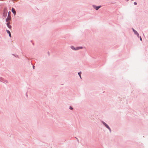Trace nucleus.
Here are the masks:
<instances>
[{
	"instance_id": "9b49d317",
	"label": "nucleus",
	"mask_w": 148,
	"mask_h": 148,
	"mask_svg": "<svg viewBox=\"0 0 148 148\" xmlns=\"http://www.w3.org/2000/svg\"><path fill=\"white\" fill-rule=\"evenodd\" d=\"M4 78L2 77H0V82H3V81H4Z\"/></svg>"
},
{
	"instance_id": "20e7f679",
	"label": "nucleus",
	"mask_w": 148,
	"mask_h": 148,
	"mask_svg": "<svg viewBox=\"0 0 148 148\" xmlns=\"http://www.w3.org/2000/svg\"><path fill=\"white\" fill-rule=\"evenodd\" d=\"M10 22H7V23H6V25H7V26L10 29H11L12 28V26L10 25Z\"/></svg>"
},
{
	"instance_id": "f03ea898",
	"label": "nucleus",
	"mask_w": 148,
	"mask_h": 148,
	"mask_svg": "<svg viewBox=\"0 0 148 148\" xmlns=\"http://www.w3.org/2000/svg\"><path fill=\"white\" fill-rule=\"evenodd\" d=\"M10 12L9 11L8 13V16L5 20L6 22H8L9 20L11 19V18L10 16Z\"/></svg>"
},
{
	"instance_id": "f3484780",
	"label": "nucleus",
	"mask_w": 148,
	"mask_h": 148,
	"mask_svg": "<svg viewBox=\"0 0 148 148\" xmlns=\"http://www.w3.org/2000/svg\"><path fill=\"white\" fill-rule=\"evenodd\" d=\"M14 56L15 57H18V56L17 55H16V56H15L14 55V54H13Z\"/></svg>"
},
{
	"instance_id": "4468645a",
	"label": "nucleus",
	"mask_w": 148,
	"mask_h": 148,
	"mask_svg": "<svg viewBox=\"0 0 148 148\" xmlns=\"http://www.w3.org/2000/svg\"><path fill=\"white\" fill-rule=\"evenodd\" d=\"M4 82H5L6 83H8V81L6 80L5 79L4 80Z\"/></svg>"
},
{
	"instance_id": "412c9836",
	"label": "nucleus",
	"mask_w": 148,
	"mask_h": 148,
	"mask_svg": "<svg viewBox=\"0 0 148 148\" xmlns=\"http://www.w3.org/2000/svg\"><path fill=\"white\" fill-rule=\"evenodd\" d=\"M48 54L49 55V56L50 55V54H49V51H48Z\"/></svg>"
},
{
	"instance_id": "a211bd4d",
	"label": "nucleus",
	"mask_w": 148,
	"mask_h": 148,
	"mask_svg": "<svg viewBox=\"0 0 148 148\" xmlns=\"http://www.w3.org/2000/svg\"><path fill=\"white\" fill-rule=\"evenodd\" d=\"M132 30L134 32H135V31H136V30H135L134 28H132Z\"/></svg>"
},
{
	"instance_id": "ddd939ff",
	"label": "nucleus",
	"mask_w": 148,
	"mask_h": 148,
	"mask_svg": "<svg viewBox=\"0 0 148 148\" xmlns=\"http://www.w3.org/2000/svg\"><path fill=\"white\" fill-rule=\"evenodd\" d=\"M139 38H140V41H142V38L140 36H139Z\"/></svg>"
},
{
	"instance_id": "1a4fd4ad",
	"label": "nucleus",
	"mask_w": 148,
	"mask_h": 148,
	"mask_svg": "<svg viewBox=\"0 0 148 148\" xmlns=\"http://www.w3.org/2000/svg\"><path fill=\"white\" fill-rule=\"evenodd\" d=\"M134 33L135 35H136V36L138 37V38L139 37V34L136 31H135V32H134Z\"/></svg>"
},
{
	"instance_id": "4be33fe9",
	"label": "nucleus",
	"mask_w": 148,
	"mask_h": 148,
	"mask_svg": "<svg viewBox=\"0 0 148 148\" xmlns=\"http://www.w3.org/2000/svg\"><path fill=\"white\" fill-rule=\"evenodd\" d=\"M26 96H27H27H27V93H26Z\"/></svg>"
},
{
	"instance_id": "aec40b11",
	"label": "nucleus",
	"mask_w": 148,
	"mask_h": 148,
	"mask_svg": "<svg viewBox=\"0 0 148 148\" xmlns=\"http://www.w3.org/2000/svg\"><path fill=\"white\" fill-rule=\"evenodd\" d=\"M108 129H109V128H110V127L109 126L107 128Z\"/></svg>"
},
{
	"instance_id": "7ed1b4c3",
	"label": "nucleus",
	"mask_w": 148,
	"mask_h": 148,
	"mask_svg": "<svg viewBox=\"0 0 148 148\" xmlns=\"http://www.w3.org/2000/svg\"><path fill=\"white\" fill-rule=\"evenodd\" d=\"M92 7L95 10H97L101 7V6L99 5L97 6L95 5H92Z\"/></svg>"
},
{
	"instance_id": "b1692460",
	"label": "nucleus",
	"mask_w": 148,
	"mask_h": 148,
	"mask_svg": "<svg viewBox=\"0 0 148 148\" xmlns=\"http://www.w3.org/2000/svg\"><path fill=\"white\" fill-rule=\"evenodd\" d=\"M76 139H77V138H76V137H75Z\"/></svg>"
},
{
	"instance_id": "39448f33",
	"label": "nucleus",
	"mask_w": 148,
	"mask_h": 148,
	"mask_svg": "<svg viewBox=\"0 0 148 148\" xmlns=\"http://www.w3.org/2000/svg\"><path fill=\"white\" fill-rule=\"evenodd\" d=\"M11 11L14 15H15L16 14V12L15 9L13 8H12L11 9Z\"/></svg>"
},
{
	"instance_id": "9d476101",
	"label": "nucleus",
	"mask_w": 148,
	"mask_h": 148,
	"mask_svg": "<svg viewBox=\"0 0 148 148\" xmlns=\"http://www.w3.org/2000/svg\"><path fill=\"white\" fill-rule=\"evenodd\" d=\"M81 74H82V72L81 71H80L78 73V74L79 77H80V79H82V78L81 76Z\"/></svg>"
},
{
	"instance_id": "f257e3e1",
	"label": "nucleus",
	"mask_w": 148,
	"mask_h": 148,
	"mask_svg": "<svg viewBox=\"0 0 148 148\" xmlns=\"http://www.w3.org/2000/svg\"><path fill=\"white\" fill-rule=\"evenodd\" d=\"M71 48L72 49L75 51L77 50L83 48L82 47H75L73 46H71Z\"/></svg>"
},
{
	"instance_id": "0eeeda50",
	"label": "nucleus",
	"mask_w": 148,
	"mask_h": 148,
	"mask_svg": "<svg viewBox=\"0 0 148 148\" xmlns=\"http://www.w3.org/2000/svg\"><path fill=\"white\" fill-rule=\"evenodd\" d=\"M7 12L4 11L3 13V15L4 17H6L7 16Z\"/></svg>"
},
{
	"instance_id": "6e6552de",
	"label": "nucleus",
	"mask_w": 148,
	"mask_h": 148,
	"mask_svg": "<svg viewBox=\"0 0 148 148\" xmlns=\"http://www.w3.org/2000/svg\"><path fill=\"white\" fill-rule=\"evenodd\" d=\"M6 31L7 32V33L9 34V37H11V32H10V31L9 30H7V29L6 30Z\"/></svg>"
},
{
	"instance_id": "5701e85b",
	"label": "nucleus",
	"mask_w": 148,
	"mask_h": 148,
	"mask_svg": "<svg viewBox=\"0 0 148 148\" xmlns=\"http://www.w3.org/2000/svg\"><path fill=\"white\" fill-rule=\"evenodd\" d=\"M129 0H126L127 1H128Z\"/></svg>"
},
{
	"instance_id": "423d86ee",
	"label": "nucleus",
	"mask_w": 148,
	"mask_h": 148,
	"mask_svg": "<svg viewBox=\"0 0 148 148\" xmlns=\"http://www.w3.org/2000/svg\"><path fill=\"white\" fill-rule=\"evenodd\" d=\"M101 122L107 128L109 126L108 125L103 121H101Z\"/></svg>"
},
{
	"instance_id": "6ab92c4d",
	"label": "nucleus",
	"mask_w": 148,
	"mask_h": 148,
	"mask_svg": "<svg viewBox=\"0 0 148 148\" xmlns=\"http://www.w3.org/2000/svg\"><path fill=\"white\" fill-rule=\"evenodd\" d=\"M35 68V66L34 65L33 66V69H34Z\"/></svg>"
},
{
	"instance_id": "dca6fc26",
	"label": "nucleus",
	"mask_w": 148,
	"mask_h": 148,
	"mask_svg": "<svg viewBox=\"0 0 148 148\" xmlns=\"http://www.w3.org/2000/svg\"><path fill=\"white\" fill-rule=\"evenodd\" d=\"M108 130H109L110 132V133H111V128H109V129H108Z\"/></svg>"
},
{
	"instance_id": "f8f14e48",
	"label": "nucleus",
	"mask_w": 148,
	"mask_h": 148,
	"mask_svg": "<svg viewBox=\"0 0 148 148\" xmlns=\"http://www.w3.org/2000/svg\"><path fill=\"white\" fill-rule=\"evenodd\" d=\"M69 109L71 110H73V108L72 106H70L69 107Z\"/></svg>"
},
{
	"instance_id": "2eb2a0df",
	"label": "nucleus",
	"mask_w": 148,
	"mask_h": 148,
	"mask_svg": "<svg viewBox=\"0 0 148 148\" xmlns=\"http://www.w3.org/2000/svg\"><path fill=\"white\" fill-rule=\"evenodd\" d=\"M134 5H136L137 4V3L136 2H134Z\"/></svg>"
}]
</instances>
